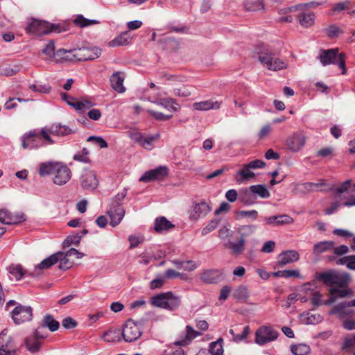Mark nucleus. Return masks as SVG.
Listing matches in <instances>:
<instances>
[{"instance_id": "f257e3e1", "label": "nucleus", "mask_w": 355, "mask_h": 355, "mask_svg": "<svg viewBox=\"0 0 355 355\" xmlns=\"http://www.w3.org/2000/svg\"><path fill=\"white\" fill-rule=\"evenodd\" d=\"M319 59L322 65L326 66L331 64H337L342 69V74H345V54L339 53L338 48L320 51Z\"/></svg>"}, {"instance_id": "f03ea898", "label": "nucleus", "mask_w": 355, "mask_h": 355, "mask_svg": "<svg viewBox=\"0 0 355 355\" xmlns=\"http://www.w3.org/2000/svg\"><path fill=\"white\" fill-rule=\"evenodd\" d=\"M150 302L154 306L173 311L179 307L181 300L172 292H166L152 297Z\"/></svg>"}, {"instance_id": "7ed1b4c3", "label": "nucleus", "mask_w": 355, "mask_h": 355, "mask_svg": "<svg viewBox=\"0 0 355 355\" xmlns=\"http://www.w3.org/2000/svg\"><path fill=\"white\" fill-rule=\"evenodd\" d=\"M73 53L72 57H67L70 61L94 60L101 55V49L97 46H83L78 49H72L69 52Z\"/></svg>"}, {"instance_id": "20e7f679", "label": "nucleus", "mask_w": 355, "mask_h": 355, "mask_svg": "<svg viewBox=\"0 0 355 355\" xmlns=\"http://www.w3.org/2000/svg\"><path fill=\"white\" fill-rule=\"evenodd\" d=\"M28 33L36 35H46L51 32H60L59 27L45 21L32 19L26 28Z\"/></svg>"}, {"instance_id": "39448f33", "label": "nucleus", "mask_w": 355, "mask_h": 355, "mask_svg": "<svg viewBox=\"0 0 355 355\" xmlns=\"http://www.w3.org/2000/svg\"><path fill=\"white\" fill-rule=\"evenodd\" d=\"M256 226L254 225H243L241 228V238L237 242H232L228 240L223 243L225 248L231 249L234 254H241L245 249V237L253 234L255 232Z\"/></svg>"}, {"instance_id": "423d86ee", "label": "nucleus", "mask_w": 355, "mask_h": 355, "mask_svg": "<svg viewBox=\"0 0 355 355\" xmlns=\"http://www.w3.org/2000/svg\"><path fill=\"white\" fill-rule=\"evenodd\" d=\"M141 322H135L132 319H128L121 331L124 340L128 343L137 340L141 336Z\"/></svg>"}, {"instance_id": "0eeeda50", "label": "nucleus", "mask_w": 355, "mask_h": 355, "mask_svg": "<svg viewBox=\"0 0 355 355\" xmlns=\"http://www.w3.org/2000/svg\"><path fill=\"white\" fill-rule=\"evenodd\" d=\"M279 332L271 326H261L255 332V343L264 345L275 341L279 336Z\"/></svg>"}, {"instance_id": "6e6552de", "label": "nucleus", "mask_w": 355, "mask_h": 355, "mask_svg": "<svg viewBox=\"0 0 355 355\" xmlns=\"http://www.w3.org/2000/svg\"><path fill=\"white\" fill-rule=\"evenodd\" d=\"M11 318L15 324H21L33 320V309L30 306L19 304L10 312Z\"/></svg>"}, {"instance_id": "1a4fd4ad", "label": "nucleus", "mask_w": 355, "mask_h": 355, "mask_svg": "<svg viewBox=\"0 0 355 355\" xmlns=\"http://www.w3.org/2000/svg\"><path fill=\"white\" fill-rule=\"evenodd\" d=\"M258 59L269 70L279 71L287 67L285 62L272 53H261L259 55Z\"/></svg>"}, {"instance_id": "9d476101", "label": "nucleus", "mask_w": 355, "mask_h": 355, "mask_svg": "<svg viewBox=\"0 0 355 355\" xmlns=\"http://www.w3.org/2000/svg\"><path fill=\"white\" fill-rule=\"evenodd\" d=\"M71 178L70 168L63 162H58L52 177L53 182L62 186L67 183Z\"/></svg>"}, {"instance_id": "9b49d317", "label": "nucleus", "mask_w": 355, "mask_h": 355, "mask_svg": "<svg viewBox=\"0 0 355 355\" xmlns=\"http://www.w3.org/2000/svg\"><path fill=\"white\" fill-rule=\"evenodd\" d=\"M16 345L11 336L8 335V329L0 333V355H15Z\"/></svg>"}, {"instance_id": "f8f14e48", "label": "nucleus", "mask_w": 355, "mask_h": 355, "mask_svg": "<svg viewBox=\"0 0 355 355\" xmlns=\"http://www.w3.org/2000/svg\"><path fill=\"white\" fill-rule=\"evenodd\" d=\"M168 175V168L166 166H159L154 169L146 171L139 178L142 182L161 180Z\"/></svg>"}, {"instance_id": "ddd939ff", "label": "nucleus", "mask_w": 355, "mask_h": 355, "mask_svg": "<svg viewBox=\"0 0 355 355\" xmlns=\"http://www.w3.org/2000/svg\"><path fill=\"white\" fill-rule=\"evenodd\" d=\"M80 183L84 190L94 191L98 185V180L94 171L85 170L80 178Z\"/></svg>"}, {"instance_id": "4468645a", "label": "nucleus", "mask_w": 355, "mask_h": 355, "mask_svg": "<svg viewBox=\"0 0 355 355\" xmlns=\"http://www.w3.org/2000/svg\"><path fill=\"white\" fill-rule=\"evenodd\" d=\"M21 146L24 149H35L44 146L42 141H40L38 132L35 130L30 131L21 137Z\"/></svg>"}, {"instance_id": "2eb2a0df", "label": "nucleus", "mask_w": 355, "mask_h": 355, "mask_svg": "<svg viewBox=\"0 0 355 355\" xmlns=\"http://www.w3.org/2000/svg\"><path fill=\"white\" fill-rule=\"evenodd\" d=\"M107 214L110 218V225L112 227H116L123 218L125 210L119 202L110 203Z\"/></svg>"}, {"instance_id": "dca6fc26", "label": "nucleus", "mask_w": 355, "mask_h": 355, "mask_svg": "<svg viewBox=\"0 0 355 355\" xmlns=\"http://www.w3.org/2000/svg\"><path fill=\"white\" fill-rule=\"evenodd\" d=\"M306 140L305 135L302 132H297L287 138L286 144L290 150L297 152L304 146Z\"/></svg>"}, {"instance_id": "f3484780", "label": "nucleus", "mask_w": 355, "mask_h": 355, "mask_svg": "<svg viewBox=\"0 0 355 355\" xmlns=\"http://www.w3.org/2000/svg\"><path fill=\"white\" fill-rule=\"evenodd\" d=\"M26 220L23 213L12 214L6 209H0V222L5 225L18 224Z\"/></svg>"}, {"instance_id": "a211bd4d", "label": "nucleus", "mask_w": 355, "mask_h": 355, "mask_svg": "<svg viewBox=\"0 0 355 355\" xmlns=\"http://www.w3.org/2000/svg\"><path fill=\"white\" fill-rule=\"evenodd\" d=\"M211 210V207L205 200L196 202L190 212V219L197 220L202 217L206 216Z\"/></svg>"}, {"instance_id": "6ab92c4d", "label": "nucleus", "mask_w": 355, "mask_h": 355, "mask_svg": "<svg viewBox=\"0 0 355 355\" xmlns=\"http://www.w3.org/2000/svg\"><path fill=\"white\" fill-rule=\"evenodd\" d=\"M202 335L199 331L195 330L191 325H187L185 327V335L179 340L175 341L173 345L175 346H186L196 338Z\"/></svg>"}, {"instance_id": "aec40b11", "label": "nucleus", "mask_w": 355, "mask_h": 355, "mask_svg": "<svg viewBox=\"0 0 355 355\" xmlns=\"http://www.w3.org/2000/svg\"><path fill=\"white\" fill-rule=\"evenodd\" d=\"M223 275L220 270L210 269L204 270L200 277V279L207 284H216L222 279Z\"/></svg>"}, {"instance_id": "412c9836", "label": "nucleus", "mask_w": 355, "mask_h": 355, "mask_svg": "<svg viewBox=\"0 0 355 355\" xmlns=\"http://www.w3.org/2000/svg\"><path fill=\"white\" fill-rule=\"evenodd\" d=\"M299 258V253L296 250L284 251L278 256L277 264L279 266H284L297 261Z\"/></svg>"}, {"instance_id": "4be33fe9", "label": "nucleus", "mask_w": 355, "mask_h": 355, "mask_svg": "<svg viewBox=\"0 0 355 355\" xmlns=\"http://www.w3.org/2000/svg\"><path fill=\"white\" fill-rule=\"evenodd\" d=\"M125 76L122 72L116 71L110 76V81L112 88L119 92L124 93L125 87L123 85Z\"/></svg>"}, {"instance_id": "5701e85b", "label": "nucleus", "mask_w": 355, "mask_h": 355, "mask_svg": "<svg viewBox=\"0 0 355 355\" xmlns=\"http://www.w3.org/2000/svg\"><path fill=\"white\" fill-rule=\"evenodd\" d=\"M222 102L214 101L213 99H209L207 101H203L200 102H196L193 104V107L196 110L199 111H207L209 110H219L220 107Z\"/></svg>"}, {"instance_id": "b1692460", "label": "nucleus", "mask_w": 355, "mask_h": 355, "mask_svg": "<svg viewBox=\"0 0 355 355\" xmlns=\"http://www.w3.org/2000/svg\"><path fill=\"white\" fill-rule=\"evenodd\" d=\"M264 220L266 224L274 226L291 224L294 221L292 217L286 214L265 217Z\"/></svg>"}, {"instance_id": "393cba45", "label": "nucleus", "mask_w": 355, "mask_h": 355, "mask_svg": "<svg viewBox=\"0 0 355 355\" xmlns=\"http://www.w3.org/2000/svg\"><path fill=\"white\" fill-rule=\"evenodd\" d=\"M255 173L252 171L251 168L248 166V164L243 166L241 170H239L235 175V180L237 182H243L254 178Z\"/></svg>"}, {"instance_id": "a878e982", "label": "nucleus", "mask_w": 355, "mask_h": 355, "mask_svg": "<svg viewBox=\"0 0 355 355\" xmlns=\"http://www.w3.org/2000/svg\"><path fill=\"white\" fill-rule=\"evenodd\" d=\"M250 187L242 190L239 194V200L247 206L254 205L257 202V198L254 193L251 191Z\"/></svg>"}, {"instance_id": "bb28decb", "label": "nucleus", "mask_w": 355, "mask_h": 355, "mask_svg": "<svg viewBox=\"0 0 355 355\" xmlns=\"http://www.w3.org/2000/svg\"><path fill=\"white\" fill-rule=\"evenodd\" d=\"M61 254H53L49 257L44 259L35 268L34 272L35 273L34 275L38 276L39 274L36 273L37 270H44L50 268L53 265L55 264L58 262L59 259H60Z\"/></svg>"}, {"instance_id": "cd10ccee", "label": "nucleus", "mask_w": 355, "mask_h": 355, "mask_svg": "<svg viewBox=\"0 0 355 355\" xmlns=\"http://www.w3.org/2000/svg\"><path fill=\"white\" fill-rule=\"evenodd\" d=\"M153 103L164 107L170 112H176L180 108V105L172 98L158 99Z\"/></svg>"}, {"instance_id": "c85d7f7f", "label": "nucleus", "mask_w": 355, "mask_h": 355, "mask_svg": "<svg viewBox=\"0 0 355 355\" xmlns=\"http://www.w3.org/2000/svg\"><path fill=\"white\" fill-rule=\"evenodd\" d=\"M132 40V37L130 33L128 31H124L119 36L111 40L109 42V46L111 47H116L128 45L131 42Z\"/></svg>"}, {"instance_id": "c756f323", "label": "nucleus", "mask_w": 355, "mask_h": 355, "mask_svg": "<svg viewBox=\"0 0 355 355\" xmlns=\"http://www.w3.org/2000/svg\"><path fill=\"white\" fill-rule=\"evenodd\" d=\"M58 162H46L40 164L38 173L41 177L52 175L57 166Z\"/></svg>"}, {"instance_id": "7c9ffc66", "label": "nucleus", "mask_w": 355, "mask_h": 355, "mask_svg": "<svg viewBox=\"0 0 355 355\" xmlns=\"http://www.w3.org/2000/svg\"><path fill=\"white\" fill-rule=\"evenodd\" d=\"M350 306H354L352 304V301L340 302L333 307L330 314L337 315L340 318L345 317L349 313V311H347V308Z\"/></svg>"}, {"instance_id": "2f4dec72", "label": "nucleus", "mask_w": 355, "mask_h": 355, "mask_svg": "<svg viewBox=\"0 0 355 355\" xmlns=\"http://www.w3.org/2000/svg\"><path fill=\"white\" fill-rule=\"evenodd\" d=\"M50 132L53 135L64 137L71 134L73 131L65 125H62L60 123H55L51 125Z\"/></svg>"}, {"instance_id": "473e14b6", "label": "nucleus", "mask_w": 355, "mask_h": 355, "mask_svg": "<svg viewBox=\"0 0 355 355\" xmlns=\"http://www.w3.org/2000/svg\"><path fill=\"white\" fill-rule=\"evenodd\" d=\"M315 18V14L312 12H302L297 15V19L300 25L304 28H309L311 26L314 24Z\"/></svg>"}, {"instance_id": "72a5a7b5", "label": "nucleus", "mask_w": 355, "mask_h": 355, "mask_svg": "<svg viewBox=\"0 0 355 355\" xmlns=\"http://www.w3.org/2000/svg\"><path fill=\"white\" fill-rule=\"evenodd\" d=\"M40 324L44 329L48 328L52 332L57 331L60 327V323L51 314H46Z\"/></svg>"}, {"instance_id": "f704fd0d", "label": "nucleus", "mask_w": 355, "mask_h": 355, "mask_svg": "<svg viewBox=\"0 0 355 355\" xmlns=\"http://www.w3.org/2000/svg\"><path fill=\"white\" fill-rule=\"evenodd\" d=\"M88 231L83 230L80 233H76L69 235L63 242L64 248H68L71 245H78L80 243L83 236L87 234Z\"/></svg>"}, {"instance_id": "c9c22d12", "label": "nucleus", "mask_w": 355, "mask_h": 355, "mask_svg": "<svg viewBox=\"0 0 355 355\" xmlns=\"http://www.w3.org/2000/svg\"><path fill=\"white\" fill-rule=\"evenodd\" d=\"M174 225L168 220L164 216L156 218L155 221V230L157 232L168 230L173 228Z\"/></svg>"}, {"instance_id": "e433bc0d", "label": "nucleus", "mask_w": 355, "mask_h": 355, "mask_svg": "<svg viewBox=\"0 0 355 355\" xmlns=\"http://www.w3.org/2000/svg\"><path fill=\"white\" fill-rule=\"evenodd\" d=\"M334 247V242L331 241H320L313 246V253L320 254L332 250Z\"/></svg>"}, {"instance_id": "4c0bfd02", "label": "nucleus", "mask_w": 355, "mask_h": 355, "mask_svg": "<svg viewBox=\"0 0 355 355\" xmlns=\"http://www.w3.org/2000/svg\"><path fill=\"white\" fill-rule=\"evenodd\" d=\"M25 346L31 353H36L40 351L42 343L39 339H35L34 336H31L25 338Z\"/></svg>"}, {"instance_id": "58836bf2", "label": "nucleus", "mask_w": 355, "mask_h": 355, "mask_svg": "<svg viewBox=\"0 0 355 355\" xmlns=\"http://www.w3.org/2000/svg\"><path fill=\"white\" fill-rule=\"evenodd\" d=\"M8 270L12 278L16 281L20 280L26 272V270L20 264H12L8 268Z\"/></svg>"}, {"instance_id": "ea45409f", "label": "nucleus", "mask_w": 355, "mask_h": 355, "mask_svg": "<svg viewBox=\"0 0 355 355\" xmlns=\"http://www.w3.org/2000/svg\"><path fill=\"white\" fill-rule=\"evenodd\" d=\"M301 319L306 324H315L322 320V317L318 313L313 314L307 312L301 314Z\"/></svg>"}, {"instance_id": "a19ab883", "label": "nucleus", "mask_w": 355, "mask_h": 355, "mask_svg": "<svg viewBox=\"0 0 355 355\" xmlns=\"http://www.w3.org/2000/svg\"><path fill=\"white\" fill-rule=\"evenodd\" d=\"M122 336L120 329L108 330L105 331L103 336V339L108 343L121 340Z\"/></svg>"}, {"instance_id": "79ce46f5", "label": "nucleus", "mask_w": 355, "mask_h": 355, "mask_svg": "<svg viewBox=\"0 0 355 355\" xmlns=\"http://www.w3.org/2000/svg\"><path fill=\"white\" fill-rule=\"evenodd\" d=\"M251 191L255 196H259L263 199L268 198L270 196L269 191L264 184H256L250 186Z\"/></svg>"}, {"instance_id": "37998d69", "label": "nucleus", "mask_w": 355, "mask_h": 355, "mask_svg": "<svg viewBox=\"0 0 355 355\" xmlns=\"http://www.w3.org/2000/svg\"><path fill=\"white\" fill-rule=\"evenodd\" d=\"M40 141H42L44 146L50 145L55 143V141L51 138L52 133L50 132V128H42L38 132Z\"/></svg>"}, {"instance_id": "c03bdc74", "label": "nucleus", "mask_w": 355, "mask_h": 355, "mask_svg": "<svg viewBox=\"0 0 355 355\" xmlns=\"http://www.w3.org/2000/svg\"><path fill=\"white\" fill-rule=\"evenodd\" d=\"M233 297L240 301H245L249 297V292L245 286H238L233 292Z\"/></svg>"}, {"instance_id": "a18cd8bd", "label": "nucleus", "mask_w": 355, "mask_h": 355, "mask_svg": "<svg viewBox=\"0 0 355 355\" xmlns=\"http://www.w3.org/2000/svg\"><path fill=\"white\" fill-rule=\"evenodd\" d=\"M245 8L247 11H258L264 8L262 0H248L245 2Z\"/></svg>"}, {"instance_id": "49530a36", "label": "nucleus", "mask_w": 355, "mask_h": 355, "mask_svg": "<svg viewBox=\"0 0 355 355\" xmlns=\"http://www.w3.org/2000/svg\"><path fill=\"white\" fill-rule=\"evenodd\" d=\"M222 341L223 339L219 338L217 341L209 344V352L211 355H223Z\"/></svg>"}, {"instance_id": "de8ad7c7", "label": "nucleus", "mask_w": 355, "mask_h": 355, "mask_svg": "<svg viewBox=\"0 0 355 355\" xmlns=\"http://www.w3.org/2000/svg\"><path fill=\"white\" fill-rule=\"evenodd\" d=\"M291 352L294 355H306L310 352V347L306 344L291 345Z\"/></svg>"}, {"instance_id": "09e8293b", "label": "nucleus", "mask_w": 355, "mask_h": 355, "mask_svg": "<svg viewBox=\"0 0 355 355\" xmlns=\"http://www.w3.org/2000/svg\"><path fill=\"white\" fill-rule=\"evenodd\" d=\"M159 133L154 135H148L147 137H144L140 146L146 150H151L153 148V142L159 139Z\"/></svg>"}, {"instance_id": "8fccbe9b", "label": "nucleus", "mask_w": 355, "mask_h": 355, "mask_svg": "<svg viewBox=\"0 0 355 355\" xmlns=\"http://www.w3.org/2000/svg\"><path fill=\"white\" fill-rule=\"evenodd\" d=\"M336 272H325L320 273L318 275V280L322 281L326 285H333Z\"/></svg>"}, {"instance_id": "3c124183", "label": "nucleus", "mask_w": 355, "mask_h": 355, "mask_svg": "<svg viewBox=\"0 0 355 355\" xmlns=\"http://www.w3.org/2000/svg\"><path fill=\"white\" fill-rule=\"evenodd\" d=\"M327 36L330 38L338 37L343 31L335 24H331L325 28Z\"/></svg>"}, {"instance_id": "603ef678", "label": "nucleus", "mask_w": 355, "mask_h": 355, "mask_svg": "<svg viewBox=\"0 0 355 355\" xmlns=\"http://www.w3.org/2000/svg\"><path fill=\"white\" fill-rule=\"evenodd\" d=\"M42 53L49 58H53L55 55L54 42L49 41L42 49Z\"/></svg>"}, {"instance_id": "864d4df0", "label": "nucleus", "mask_w": 355, "mask_h": 355, "mask_svg": "<svg viewBox=\"0 0 355 355\" xmlns=\"http://www.w3.org/2000/svg\"><path fill=\"white\" fill-rule=\"evenodd\" d=\"M29 89L33 92L44 94H48L51 90V87L49 85L31 84L29 85Z\"/></svg>"}, {"instance_id": "5fc2aeb1", "label": "nucleus", "mask_w": 355, "mask_h": 355, "mask_svg": "<svg viewBox=\"0 0 355 355\" xmlns=\"http://www.w3.org/2000/svg\"><path fill=\"white\" fill-rule=\"evenodd\" d=\"M348 279L349 275L347 274L338 275L336 273L333 284L342 287L347 284Z\"/></svg>"}, {"instance_id": "6e6d98bb", "label": "nucleus", "mask_w": 355, "mask_h": 355, "mask_svg": "<svg viewBox=\"0 0 355 355\" xmlns=\"http://www.w3.org/2000/svg\"><path fill=\"white\" fill-rule=\"evenodd\" d=\"M56 254H61L60 259L58 261H60L59 268L61 270H66L72 266V263L69 261L68 256H66V254L64 255L62 252H58Z\"/></svg>"}, {"instance_id": "4d7b16f0", "label": "nucleus", "mask_w": 355, "mask_h": 355, "mask_svg": "<svg viewBox=\"0 0 355 355\" xmlns=\"http://www.w3.org/2000/svg\"><path fill=\"white\" fill-rule=\"evenodd\" d=\"M87 141L92 142L101 148H105L107 147V141L101 137L90 136L87 138Z\"/></svg>"}, {"instance_id": "13d9d810", "label": "nucleus", "mask_w": 355, "mask_h": 355, "mask_svg": "<svg viewBox=\"0 0 355 355\" xmlns=\"http://www.w3.org/2000/svg\"><path fill=\"white\" fill-rule=\"evenodd\" d=\"M219 224V220L214 218L211 220L208 224L202 230V234L206 235L216 229Z\"/></svg>"}, {"instance_id": "bf43d9fd", "label": "nucleus", "mask_w": 355, "mask_h": 355, "mask_svg": "<svg viewBox=\"0 0 355 355\" xmlns=\"http://www.w3.org/2000/svg\"><path fill=\"white\" fill-rule=\"evenodd\" d=\"M326 3V1H310L308 3H301L296 6V8L297 10H302L304 8H315L317 6H322Z\"/></svg>"}, {"instance_id": "052dcab7", "label": "nucleus", "mask_w": 355, "mask_h": 355, "mask_svg": "<svg viewBox=\"0 0 355 355\" xmlns=\"http://www.w3.org/2000/svg\"><path fill=\"white\" fill-rule=\"evenodd\" d=\"M232 234L233 232L226 227H223L218 230V237L221 240L224 241V242L230 240V239L232 236Z\"/></svg>"}, {"instance_id": "680f3d73", "label": "nucleus", "mask_w": 355, "mask_h": 355, "mask_svg": "<svg viewBox=\"0 0 355 355\" xmlns=\"http://www.w3.org/2000/svg\"><path fill=\"white\" fill-rule=\"evenodd\" d=\"M148 112L157 121H167L172 117V115H166L160 112H156L154 110H148Z\"/></svg>"}, {"instance_id": "e2e57ef3", "label": "nucleus", "mask_w": 355, "mask_h": 355, "mask_svg": "<svg viewBox=\"0 0 355 355\" xmlns=\"http://www.w3.org/2000/svg\"><path fill=\"white\" fill-rule=\"evenodd\" d=\"M74 23L80 27H85L90 24H96L97 21L96 20H89L80 15L76 17Z\"/></svg>"}, {"instance_id": "0e129e2a", "label": "nucleus", "mask_w": 355, "mask_h": 355, "mask_svg": "<svg viewBox=\"0 0 355 355\" xmlns=\"http://www.w3.org/2000/svg\"><path fill=\"white\" fill-rule=\"evenodd\" d=\"M35 339L42 340L45 339L48 336V334L45 331V329L40 324L33 332V334Z\"/></svg>"}, {"instance_id": "69168bd1", "label": "nucleus", "mask_w": 355, "mask_h": 355, "mask_svg": "<svg viewBox=\"0 0 355 355\" xmlns=\"http://www.w3.org/2000/svg\"><path fill=\"white\" fill-rule=\"evenodd\" d=\"M249 332H250L249 327L245 326L243 328V331L241 334H236L234 336V338H233V340L236 343H240V342L244 340L247 338L248 335L249 334Z\"/></svg>"}, {"instance_id": "338daca9", "label": "nucleus", "mask_w": 355, "mask_h": 355, "mask_svg": "<svg viewBox=\"0 0 355 355\" xmlns=\"http://www.w3.org/2000/svg\"><path fill=\"white\" fill-rule=\"evenodd\" d=\"M62 326L66 329H73L78 324L77 322L71 317L65 318L62 322Z\"/></svg>"}, {"instance_id": "774afa93", "label": "nucleus", "mask_w": 355, "mask_h": 355, "mask_svg": "<svg viewBox=\"0 0 355 355\" xmlns=\"http://www.w3.org/2000/svg\"><path fill=\"white\" fill-rule=\"evenodd\" d=\"M174 94L180 97H188L191 94V92L186 87H183L174 89Z\"/></svg>"}]
</instances>
